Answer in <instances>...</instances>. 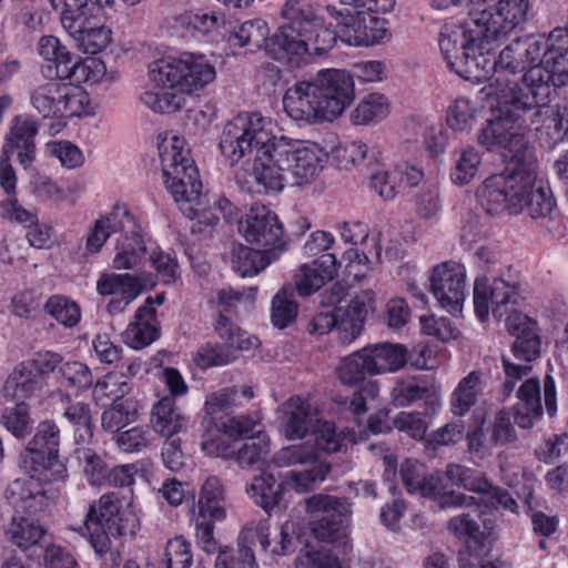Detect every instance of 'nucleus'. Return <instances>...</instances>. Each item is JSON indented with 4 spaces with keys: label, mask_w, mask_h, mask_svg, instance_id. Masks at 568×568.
I'll use <instances>...</instances> for the list:
<instances>
[{
    "label": "nucleus",
    "mask_w": 568,
    "mask_h": 568,
    "mask_svg": "<svg viewBox=\"0 0 568 568\" xmlns=\"http://www.w3.org/2000/svg\"><path fill=\"white\" fill-rule=\"evenodd\" d=\"M480 164V155L474 148L463 150L456 159L450 179L455 184H468L477 174Z\"/></svg>",
    "instance_id": "bf43d9fd"
},
{
    "label": "nucleus",
    "mask_w": 568,
    "mask_h": 568,
    "mask_svg": "<svg viewBox=\"0 0 568 568\" xmlns=\"http://www.w3.org/2000/svg\"><path fill=\"white\" fill-rule=\"evenodd\" d=\"M149 261L163 284H173L180 277L176 260L159 250V247L150 246Z\"/></svg>",
    "instance_id": "0e129e2a"
},
{
    "label": "nucleus",
    "mask_w": 568,
    "mask_h": 568,
    "mask_svg": "<svg viewBox=\"0 0 568 568\" xmlns=\"http://www.w3.org/2000/svg\"><path fill=\"white\" fill-rule=\"evenodd\" d=\"M399 473L407 493L419 494L426 498L434 496L438 475L425 476L423 465L412 459L402 464Z\"/></svg>",
    "instance_id": "ea45409f"
},
{
    "label": "nucleus",
    "mask_w": 568,
    "mask_h": 568,
    "mask_svg": "<svg viewBox=\"0 0 568 568\" xmlns=\"http://www.w3.org/2000/svg\"><path fill=\"white\" fill-rule=\"evenodd\" d=\"M149 251L150 247L142 239L138 225L136 234H122L119 240L113 267L115 270H133L142 263Z\"/></svg>",
    "instance_id": "c9c22d12"
},
{
    "label": "nucleus",
    "mask_w": 568,
    "mask_h": 568,
    "mask_svg": "<svg viewBox=\"0 0 568 568\" xmlns=\"http://www.w3.org/2000/svg\"><path fill=\"white\" fill-rule=\"evenodd\" d=\"M245 240L262 250L274 252L283 245V227L277 215L264 205H253L239 222Z\"/></svg>",
    "instance_id": "a211bd4d"
},
{
    "label": "nucleus",
    "mask_w": 568,
    "mask_h": 568,
    "mask_svg": "<svg viewBox=\"0 0 568 568\" xmlns=\"http://www.w3.org/2000/svg\"><path fill=\"white\" fill-rule=\"evenodd\" d=\"M304 504L311 518V530L317 539L332 542L344 534L345 520L352 513L345 498L315 494Z\"/></svg>",
    "instance_id": "4468645a"
},
{
    "label": "nucleus",
    "mask_w": 568,
    "mask_h": 568,
    "mask_svg": "<svg viewBox=\"0 0 568 568\" xmlns=\"http://www.w3.org/2000/svg\"><path fill=\"white\" fill-rule=\"evenodd\" d=\"M527 92L523 89L513 92L510 97L505 94L498 97L504 104L500 114L494 119L487 120L481 129L478 141L487 150L499 152L507 161L504 171H517L520 169L521 160L527 153L536 156L531 148L527 145L524 139V131L530 125L538 123L542 116V108L539 103L526 105Z\"/></svg>",
    "instance_id": "20e7f679"
},
{
    "label": "nucleus",
    "mask_w": 568,
    "mask_h": 568,
    "mask_svg": "<svg viewBox=\"0 0 568 568\" xmlns=\"http://www.w3.org/2000/svg\"><path fill=\"white\" fill-rule=\"evenodd\" d=\"M166 568H190L193 562L191 544L182 536L170 539L164 552Z\"/></svg>",
    "instance_id": "e2e57ef3"
},
{
    "label": "nucleus",
    "mask_w": 568,
    "mask_h": 568,
    "mask_svg": "<svg viewBox=\"0 0 568 568\" xmlns=\"http://www.w3.org/2000/svg\"><path fill=\"white\" fill-rule=\"evenodd\" d=\"M43 385L44 381L40 378L39 373L32 369L28 362H22L8 376L3 386V394L12 400H20L34 395Z\"/></svg>",
    "instance_id": "2f4dec72"
},
{
    "label": "nucleus",
    "mask_w": 568,
    "mask_h": 568,
    "mask_svg": "<svg viewBox=\"0 0 568 568\" xmlns=\"http://www.w3.org/2000/svg\"><path fill=\"white\" fill-rule=\"evenodd\" d=\"M393 424L396 429L417 440L425 438L428 428L424 414L416 412H400L395 416Z\"/></svg>",
    "instance_id": "338daca9"
},
{
    "label": "nucleus",
    "mask_w": 568,
    "mask_h": 568,
    "mask_svg": "<svg viewBox=\"0 0 568 568\" xmlns=\"http://www.w3.org/2000/svg\"><path fill=\"white\" fill-rule=\"evenodd\" d=\"M60 429L51 420L41 422L28 446L20 453L19 468L29 476L24 480L33 486L40 483H64L68 477L65 463L60 458Z\"/></svg>",
    "instance_id": "1a4fd4ad"
},
{
    "label": "nucleus",
    "mask_w": 568,
    "mask_h": 568,
    "mask_svg": "<svg viewBox=\"0 0 568 568\" xmlns=\"http://www.w3.org/2000/svg\"><path fill=\"white\" fill-rule=\"evenodd\" d=\"M215 568H258L253 550L246 546H240L236 556L230 551L222 550L215 560Z\"/></svg>",
    "instance_id": "774afa93"
},
{
    "label": "nucleus",
    "mask_w": 568,
    "mask_h": 568,
    "mask_svg": "<svg viewBox=\"0 0 568 568\" xmlns=\"http://www.w3.org/2000/svg\"><path fill=\"white\" fill-rule=\"evenodd\" d=\"M164 184L186 217L190 220L197 219L200 223H204L206 225H213L215 223L217 220L215 216L200 210L202 204L201 195L195 201L191 200L189 193L192 185L191 183H187V179H182L181 184L175 183V181L165 182Z\"/></svg>",
    "instance_id": "58836bf2"
},
{
    "label": "nucleus",
    "mask_w": 568,
    "mask_h": 568,
    "mask_svg": "<svg viewBox=\"0 0 568 568\" xmlns=\"http://www.w3.org/2000/svg\"><path fill=\"white\" fill-rule=\"evenodd\" d=\"M540 345L541 342L537 332L527 333L524 336H517L511 347L515 359L523 361L526 364L515 363L507 356H503L501 362L505 374V379L500 386L503 402L511 396L516 384L530 374L532 367L529 363L539 357Z\"/></svg>",
    "instance_id": "412c9836"
},
{
    "label": "nucleus",
    "mask_w": 568,
    "mask_h": 568,
    "mask_svg": "<svg viewBox=\"0 0 568 568\" xmlns=\"http://www.w3.org/2000/svg\"><path fill=\"white\" fill-rule=\"evenodd\" d=\"M367 375H374V372L365 348L343 358L337 367L338 379L344 385L357 386Z\"/></svg>",
    "instance_id": "79ce46f5"
},
{
    "label": "nucleus",
    "mask_w": 568,
    "mask_h": 568,
    "mask_svg": "<svg viewBox=\"0 0 568 568\" xmlns=\"http://www.w3.org/2000/svg\"><path fill=\"white\" fill-rule=\"evenodd\" d=\"M216 77L215 68L202 54L185 52L179 58H165L149 67L151 82L160 88L193 93L211 83Z\"/></svg>",
    "instance_id": "9b49d317"
},
{
    "label": "nucleus",
    "mask_w": 568,
    "mask_h": 568,
    "mask_svg": "<svg viewBox=\"0 0 568 568\" xmlns=\"http://www.w3.org/2000/svg\"><path fill=\"white\" fill-rule=\"evenodd\" d=\"M344 7L337 10L334 7H328L327 10L331 16L349 14H372V13H387L393 10L395 6L394 0H339Z\"/></svg>",
    "instance_id": "4d7b16f0"
},
{
    "label": "nucleus",
    "mask_w": 568,
    "mask_h": 568,
    "mask_svg": "<svg viewBox=\"0 0 568 568\" xmlns=\"http://www.w3.org/2000/svg\"><path fill=\"white\" fill-rule=\"evenodd\" d=\"M435 487L436 489L434 496H427V498L436 500L440 509H473V513L477 517L480 515L478 509V501L475 497L455 490H445L439 475L437 476V485H435Z\"/></svg>",
    "instance_id": "6e6d98bb"
},
{
    "label": "nucleus",
    "mask_w": 568,
    "mask_h": 568,
    "mask_svg": "<svg viewBox=\"0 0 568 568\" xmlns=\"http://www.w3.org/2000/svg\"><path fill=\"white\" fill-rule=\"evenodd\" d=\"M531 0H499L476 13L464 24L445 23L439 33V48L448 68L462 60L463 51L485 48L486 39H505L523 30L530 18Z\"/></svg>",
    "instance_id": "f03ea898"
},
{
    "label": "nucleus",
    "mask_w": 568,
    "mask_h": 568,
    "mask_svg": "<svg viewBox=\"0 0 568 568\" xmlns=\"http://www.w3.org/2000/svg\"><path fill=\"white\" fill-rule=\"evenodd\" d=\"M313 81L329 121L341 116L355 98L353 77L345 70H322Z\"/></svg>",
    "instance_id": "f3484780"
},
{
    "label": "nucleus",
    "mask_w": 568,
    "mask_h": 568,
    "mask_svg": "<svg viewBox=\"0 0 568 568\" xmlns=\"http://www.w3.org/2000/svg\"><path fill=\"white\" fill-rule=\"evenodd\" d=\"M262 156L257 183L268 191L286 185L301 186L314 181L324 168L327 153L315 142L280 136Z\"/></svg>",
    "instance_id": "7ed1b4c3"
},
{
    "label": "nucleus",
    "mask_w": 568,
    "mask_h": 568,
    "mask_svg": "<svg viewBox=\"0 0 568 568\" xmlns=\"http://www.w3.org/2000/svg\"><path fill=\"white\" fill-rule=\"evenodd\" d=\"M207 454H215L223 459H235L241 468H250L260 464L270 453V437L264 432L232 442L203 443Z\"/></svg>",
    "instance_id": "aec40b11"
},
{
    "label": "nucleus",
    "mask_w": 568,
    "mask_h": 568,
    "mask_svg": "<svg viewBox=\"0 0 568 568\" xmlns=\"http://www.w3.org/2000/svg\"><path fill=\"white\" fill-rule=\"evenodd\" d=\"M419 322L423 334L440 342H448L458 335L457 327L447 317H437L435 315L420 316Z\"/></svg>",
    "instance_id": "69168bd1"
},
{
    "label": "nucleus",
    "mask_w": 568,
    "mask_h": 568,
    "mask_svg": "<svg viewBox=\"0 0 568 568\" xmlns=\"http://www.w3.org/2000/svg\"><path fill=\"white\" fill-rule=\"evenodd\" d=\"M518 288L503 278H494L491 283L486 277H479L474 285L475 313L481 322L488 318L489 311L494 316L501 318V308L508 303H517Z\"/></svg>",
    "instance_id": "5701e85b"
},
{
    "label": "nucleus",
    "mask_w": 568,
    "mask_h": 568,
    "mask_svg": "<svg viewBox=\"0 0 568 568\" xmlns=\"http://www.w3.org/2000/svg\"><path fill=\"white\" fill-rule=\"evenodd\" d=\"M447 479L458 487L480 494L487 490L488 480L479 471L459 464H448L445 470Z\"/></svg>",
    "instance_id": "3c124183"
},
{
    "label": "nucleus",
    "mask_w": 568,
    "mask_h": 568,
    "mask_svg": "<svg viewBox=\"0 0 568 568\" xmlns=\"http://www.w3.org/2000/svg\"><path fill=\"white\" fill-rule=\"evenodd\" d=\"M256 291V287L243 288L241 291L233 287H223L211 294L209 305L219 316L224 315V313L231 312L241 301H253Z\"/></svg>",
    "instance_id": "603ef678"
},
{
    "label": "nucleus",
    "mask_w": 568,
    "mask_h": 568,
    "mask_svg": "<svg viewBox=\"0 0 568 568\" xmlns=\"http://www.w3.org/2000/svg\"><path fill=\"white\" fill-rule=\"evenodd\" d=\"M364 348L374 375L396 372L407 363V349L400 344L382 343Z\"/></svg>",
    "instance_id": "473e14b6"
},
{
    "label": "nucleus",
    "mask_w": 568,
    "mask_h": 568,
    "mask_svg": "<svg viewBox=\"0 0 568 568\" xmlns=\"http://www.w3.org/2000/svg\"><path fill=\"white\" fill-rule=\"evenodd\" d=\"M29 99L33 110L43 119H67L89 112L88 93L59 80L50 79L34 87Z\"/></svg>",
    "instance_id": "f8f14e48"
},
{
    "label": "nucleus",
    "mask_w": 568,
    "mask_h": 568,
    "mask_svg": "<svg viewBox=\"0 0 568 568\" xmlns=\"http://www.w3.org/2000/svg\"><path fill=\"white\" fill-rule=\"evenodd\" d=\"M277 413L282 432L290 440L304 438L317 418V412L311 403L297 395L286 399Z\"/></svg>",
    "instance_id": "bb28decb"
},
{
    "label": "nucleus",
    "mask_w": 568,
    "mask_h": 568,
    "mask_svg": "<svg viewBox=\"0 0 568 568\" xmlns=\"http://www.w3.org/2000/svg\"><path fill=\"white\" fill-rule=\"evenodd\" d=\"M55 398L63 406V417L83 430V433L79 435V438L77 437V440L85 442L87 438H91L93 433L89 405L82 402L73 403L70 395L62 392H58Z\"/></svg>",
    "instance_id": "a18cd8bd"
},
{
    "label": "nucleus",
    "mask_w": 568,
    "mask_h": 568,
    "mask_svg": "<svg viewBox=\"0 0 568 568\" xmlns=\"http://www.w3.org/2000/svg\"><path fill=\"white\" fill-rule=\"evenodd\" d=\"M517 171H503L487 178L477 189L479 205L489 215L524 213L548 232L555 231L556 202L551 191L536 185L537 159L529 153Z\"/></svg>",
    "instance_id": "f257e3e1"
},
{
    "label": "nucleus",
    "mask_w": 568,
    "mask_h": 568,
    "mask_svg": "<svg viewBox=\"0 0 568 568\" xmlns=\"http://www.w3.org/2000/svg\"><path fill=\"white\" fill-rule=\"evenodd\" d=\"M151 425L155 433L171 438L186 428L187 418L176 406L175 399L165 396L153 405Z\"/></svg>",
    "instance_id": "c756f323"
},
{
    "label": "nucleus",
    "mask_w": 568,
    "mask_h": 568,
    "mask_svg": "<svg viewBox=\"0 0 568 568\" xmlns=\"http://www.w3.org/2000/svg\"><path fill=\"white\" fill-rule=\"evenodd\" d=\"M541 37L525 36L515 38L497 57V91L500 97L518 92L523 83L518 85L515 78L524 74L539 61L542 52Z\"/></svg>",
    "instance_id": "ddd939ff"
},
{
    "label": "nucleus",
    "mask_w": 568,
    "mask_h": 568,
    "mask_svg": "<svg viewBox=\"0 0 568 568\" xmlns=\"http://www.w3.org/2000/svg\"><path fill=\"white\" fill-rule=\"evenodd\" d=\"M111 40V31L98 19L83 34L73 39L74 45L88 54H97L106 48Z\"/></svg>",
    "instance_id": "864d4df0"
},
{
    "label": "nucleus",
    "mask_w": 568,
    "mask_h": 568,
    "mask_svg": "<svg viewBox=\"0 0 568 568\" xmlns=\"http://www.w3.org/2000/svg\"><path fill=\"white\" fill-rule=\"evenodd\" d=\"M74 457L90 485L102 486L105 484L109 465L102 454L91 447L82 446L74 450Z\"/></svg>",
    "instance_id": "a19ab883"
},
{
    "label": "nucleus",
    "mask_w": 568,
    "mask_h": 568,
    "mask_svg": "<svg viewBox=\"0 0 568 568\" xmlns=\"http://www.w3.org/2000/svg\"><path fill=\"white\" fill-rule=\"evenodd\" d=\"M481 376L480 372L473 371L459 381L449 399L455 416H464L476 405L484 389Z\"/></svg>",
    "instance_id": "72a5a7b5"
},
{
    "label": "nucleus",
    "mask_w": 568,
    "mask_h": 568,
    "mask_svg": "<svg viewBox=\"0 0 568 568\" xmlns=\"http://www.w3.org/2000/svg\"><path fill=\"white\" fill-rule=\"evenodd\" d=\"M485 48L463 51L462 60L452 63L455 67V73L467 80L483 81L488 80L490 87L497 88V58L493 54V43L499 39H486ZM496 94L500 97L499 91Z\"/></svg>",
    "instance_id": "a878e982"
},
{
    "label": "nucleus",
    "mask_w": 568,
    "mask_h": 568,
    "mask_svg": "<svg viewBox=\"0 0 568 568\" xmlns=\"http://www.w3.org/2000/svg\"><path fill=\"white\" fill-rule=\"evenodd\" d=\"M84 527L91 546L103 560V565L106 568H114L121 561L115 542L121 538L134 536L139 529V519L129 504L124 506L115 493H109L90 505Z\"/></svg>",
    "instance_id": "423d86ee"
},
{
    "label": "nucleus",
    "mask_w": 568,
    "mask_h": 568,
    "mask_svg": "<svg viewBox=\"0 0 568 568\" xmlns=\"http://www.w3.org/2000/svg\"><path fill=\"white\" fill-rule=\"evenodd\" d=\"M47 314L65 327L75 326L81 318L80 306L63 295L51 296L43 305Z\"/></svg>",
    "instance_id": "09e8293b"
},
{
    "label": "nucleus",
    "mask_w": 568,
    "mask_h": 568,
    "mask_svg": "<svg viewBox=\"0 0 568 568\" xmlns=\"http://www.w3.org/2000/svg\"><path fill=\"white\" fill-rule=\"evenodd\" d=\"M306 466L308 468L304 470H291L285 475V483L297 493L314 490L326 479L331 470V465L323 460H317Z\"/></svg>",
    "instance_id": "37998d69"
},
{
    "label": "nucleus",
    "mask_w": 568,
    "mask_h": 568,
    "mask_svg": "<svg viewBox=\"0 0 568 568\" xmlns=\"http://www.w3.org/2000/svg\"><path fill=\"white\" fill-rule=\"evenodd\" d=\"M39 121L30 114H18L10 121L2 148L3 156H17L18 162L28 168L36 158L34 139L39 132Z\"/></svg>",
    "instance_id": "b1692460"
},
{
    "label": "nucleus",
    "mask_w": 568,
    "mask_h": 568,
    "mask_svg": "<svg viewBox=\"0 0 568 568\" xmlns=\"http://www.w3.org/2000/svg\"><path fill=\"white\" fill-rule=\"evenodd\" d=\"M158 149L164 183L175 181L181 184L182 179H187V183L192 185L189 194L191 200L195 201L202 194V182L194 162L189 156L185 141L175 134H166L160 140Z\"/></svg>",
    "instance_id": "2eb2a0df"
},
{
    "label": "nucleus",
    "mask_w": 568,
    "mask_h": 568,
    "mask_svg": "<svg viewBox=\"0 0 568 568\" xmlns=\"http://www.w3.org/2000/svg\"><path fill=\"white\" fill-rule=\"evenodd\" d=\"M1 422L7 430L17 438H24L32 430L33 420L30 416L29 406L23 402L7 408L1 416Z\"/></svg>",
    "instance_id": "5fc2aeb1"
},
{
    "label": "nucleus",
    "mask_w": 568,
    "mask_h": 568,
    "mask_svg": "<svg viewBox=\"0 0 568 568\" xmlns=\"http://www.w3.org/2000/svg\"><path fill=\"white\" fill-rule=\"evenodd\" d=\"M105 71L104 63L97 58H87L84 60L75 58L70 75L67 80L80 83L93 84L100 81Z\"/></svg>",
    "instance_id": "052dcab7"
},
{
    "label": "nucleus",
    "mask_w": 568,
    "mask_h": 568,
    "mask_svg": "<svg viewBox=\"0 0 568 568\" xmlns=\"http://www.w3.org/2000/svg\"><path fill=\"white\" fill-rule=\"evenodd\" d=\"M227 32L229 43L241 48L250 47L251 50H256L266 43L270 28L265 20L256 18L232 27Z\"/></svg>",
    "instance_id": "e433bc0d"
},
{
    "label": "nucleus",
    "mask_w": 568,
    "mask_h": 568,
    "mask_svg": "<svg viewBox=\"0 0 568 568\" xmlns=\"http://www.w3.org/2000/svg\"><path fill=\"white\" fill-rule=\"evenodd\" d=\"M215 331L225 344L234 349L248 351L257 345V338L233 324L225 315L217 316Z\"/></svg>",
    "instance_id": "8fccbe9b"
},
{
    "label": "nucleus",
    "mask_w": 568,
    "mask_h": 568,
    "mask_svg": "<svg viewBox=\"0 0 568 568\" xmlns=\"http://www.w3.org/2000/svg\"><path fill=\"white\" fill-rule=\"evenodd\" d=\"M273 258L276 254L271 250L251 248L243 244H232L230 252L232 268L241 277L258 274Z\"/></svg>",
    "instance_id": "7c9ffc66"
},
{
    "label": "nucleus",
    "mask_w": 568,
    "mask_h": 568,
    "mask_svg": "<svg viewBox=\"0 0 568 568\" xmlns=\"http://www.w3.org/2000/svg\"><path fill=\"white\" fill-rule=\"evenodd\" d=\"M159 335L156 312L152 307V298L148 297L136 310L134 321L122 333V338L131 348L142 349L152 344Z\"/></svg>",
    "instance_id": "c85d7f7f"
},
{
    "label": "nucleus",
    "mask_w": 568,
    "mask_h": 568,
    "mask_svg": "<svg viewBox=\"0 0 568 568\" xmlns=\"http://www.w3.org/2000/svg\"><path fill=\"white\" fill-rule=\"evenodd\" d=\"M138 221L126 210L116 209L100 216L90 226L84 241L83 258L99 254L112 233L136 234Z\"/></svg>",
    "instance_id": "393cba45"
},
{
    "label": "nucleus",
    "mask_w": 568,
    "mask_h": 568,
    "mask_svg": "<svg viewBox=\"0 0 568 568\" xmlns=\"http://www.w3.org/2000/svg\"><path fill=\"white\" fill-rule=\"evenodd\" d=\"M248 497L265 511L276 507L283 497V484L272 474L263 473L255 476L245 488Z\"/></svg>",
    "instance_id": "f704fd0d"
},
{
    "label": "nucleus",
    "mask_w": 568,
    "mask_h": 568,
    "mask_svg": "<svg viewBox=\"0 0 568 568\" xmlns=\"http://www.w3.org/2000/svg\"><path fill=\"white\" fill-rule=\"evenodd\" d=\"M430 288L443 308L450 314L460 313L466 296L465 266L455 261L436 265L430 276Z\"/></svg>",
    "instance_id": "dca6fc26"
},
{
    "label": "nucleus",
    "mask_w": 568,
    "mask_h": 568,
    "mask_svg": "<svg viewBox=\"0 0 568 568\" xmlns=\"http://www.w3.org/2000/svg\"><path fill=\"white\" fill-rule=\"evenodd\" d=\"M275 136L272 134V123L261 113H243L229 121L220 138V150L230 165L242 166L253 163V173L257 181V173L263 165L262 156L267 146L273 145Z\"/></svg>",
    "instance_id": "6e6552de"
},
{
    "label": "nucleus",
    "mask_w": 568,
    "mask_h": 568,
    "mask_svg": "<svg viewBox=\"0 0 568 568\" xmlns=\"http://www.w3.org/2000/svg\"><path fill=\"white\" fill-rule=\"evenodd\" d=\"M280 16L283 20L270 40L267 49L276 60H290L305 54L310 43L314 50L325 51L332 47L334 34L324 28V20L317 11L303 0H286Z\"/></svg>",
    "instance_id": "39448f33"
},
{
    "label": "nucleus",
    "mask_w": 568,
    "mask_h": 568,
    "mask_svg": "<svg viewBox=\"0 0 568 568\" xmlns=\"http://www.w3.org/2000/svg\"><path fill=\"white\" fill-rule=\"evenodd\" d=\"M516 396L517 402L513 406L514 423L523 429H530L544 415L539 379L537 377L525 379L518 387Z\"/></svg>",
    "instance_id": "cd10ccee"
},
{
    "label": "nucleus",
    "mask_w": 568,
    "mask_h": 568,
    "mask_svg": "<svg viewBox=\"0 0 568 568\" xmlns=\"http://www.w3.org/2000/svg\"><path fill=\"white\" fill-rule=\"evenodd\" d=\"M161 91H145L141 102L154 112L172 113L185 104V95L178 90L161 88Z\"/></svg>",
    "instance_id": "de8ad7c7"
},
{
    "label": "nucleus",
    "mask_w": 568,
    "mask_h": 568,
    "mask_svg": "<svg viewBox=\"0 0 568 568\" xmlns=\"http://www.w3.org/2000/svg\"><path fill=\"white\" fill-rule=\"evenodd\" d=\"M224 500L225 490L221 479L216 476H209L200 490L197 514L211 515L216 520H223L226 516Z\"/></svg>",
    "instance_id": "4c0bfd02"
},
{
    "label": "nucleus",
    "mask_w": 568,
    "mask_h": 568,
    "mask_svg": "<svg viewBox=\"0 0 568 568\" xmlns=\"http://www.w3.org/2000/svg\"><path fill=\"white\" fill-rule=\"evenodd\" d=\"M8 490L17 511L7 530L9 540L22 551L44 549L48 545L47 530L31 518L45 506L44 491L33 490L32 486L21 479L14 480Z\"/></svg>",
    "instance_id": "9d476101"
},
{
    "label": "nucleus",
    "mask_w": 568,
    "mask_h": 568,
    "mask_svg": "<svg viewBox=\"0 0 568 568\" xmlns=\"http://www.w3.org/2000/svg\"><path fill=\"white\" fill-rule=\"evenodd\" d=\"M541 42L539 61L523 75L526 105L547 106L557 89L568 82V28L554 29Z\"/></svg>",
    "instance_id": "0eeeda50"
},
{
    "label": "nucleus",
    "mask_w": 568,
    "mask_h": 568,
    "mask_svg": "<svg viewBox=\"0 0 568 568\" xmlns=\"http://www.w3.org/2000/svg\"><path fill=\"white\" fill-rule=\"evenodd\" d=\"M95 288L99 295L115 297L140 293V283L131 274L102 273L97 281Z\"/></svg>",
    "instance_id": "49530a36"
},
{
    "label": "nucleus",
    "mask_w": 568,
    "mask_h": 568,
    "mask_svg": "<svg viewBox=\"0 0 568 568\" xmlns=\"http://www.w3.org/2000/svg\"><path fill=\"white\" fill-rule=\"evenodd\" d=\"M336 18L334 40H341L349 45L369 47L388 39L387 30L381 26L379 20L373 14L334 16Z\"/></svg>",
    "instance_id": "4be33fe9"
},
{
    "label": "nucleus",
    "mask_w": 568,
    "mask_h": 568,
    "mask_svg": "<svg viewBox=\"0 0 568 568\" xmlns=\"http://www.w3.org/2000/svg\"><path fill=\"white\" fill-rule=\"evenodd\" d=\"M312 437L317 449L326 453H335L339 450L343 437L336 433L335 425L318 417L314 422L312 428Z\"/></svg>",
    "instance_id": "680f3d73"
},
{
    "label": "nucleus",
    "mask_w": 568,
    "mask_h": 568,
    "mask_svg": "<svg viewBox=\"0 0 568 568\" xmlns=\"http://www.w3.org/2000/svg\"><path fill=\"white\" fill-rule=\"evenodd\" d=\"M297 315V304L293 300V292L281 290L272 301V322L278 328H285Z\"/></svg>",
    "instance_id": "13d9d810"
},
{
    "label": "nucleus",
    "mask_w": 568,
    "mask_h": 568,
    "mask_svg": "<svg viewBox=\"0 0 568 568\" xmlns=\"http://www.w3.org/2000/svg\"><path fill=\"white\" fill-rule=\"evenodd\" d=\"M283 108L297 122L315 124L329 121L313 79L291 85L284 93Z\"/></svg>",
    "instance_id": "6ab92c4d"
},
{
    "label": "nucleus",
    "mask_w": 568,
    "mask_h": 568,
    "mask_svg": "<svg viewBox=\"0 0 568 568\" xmlns=\"http://www.w3.org/2000/svg\"><path fill=\"white\" fill-rule=\"evenodd\" d=\"M389 113L387 99L379 93L364 97L351 113V121L357 125H367L385 119Z\"/></svg>",
    "instance_id": "c03bdc74"
}]
</instances>
